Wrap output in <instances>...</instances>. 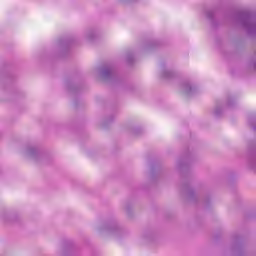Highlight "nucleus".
Returning <instances> with one entry per match:
<instances>
[{
    "label": "nucleus",
    "mask_w": 256,
    "mask_h": 256,
    "mask_svg": "<svg viewBox=\"0 0 256 256\" xmlns=\"http://www.w3.org/2000/svg\"><path fill=\"white\" fill-rule=\"evenodd\" d=\"M113 117H110L108 120H106L104 123H103V127H107V125H109V123H113Z\"/></svg>",
    "instance_id": "obj_12"
},
{
    "label": "nucleus",
    "mask_w": 256,
    "mask_h": 256,
    "mask_svg": "<svg viewBox=\"0 0 256 256\" xmlns=\"http://www.w3.org/2000/svg\"><path fill=\"white\" fill-rule=\"evenodd\" d=\"M185 166H186L185 162L181 160L177 162V169H183V167Z\"/></svg>",
    "instance_id": "obj_11"
},
{
    "label": "nucleus",
    "mask_w": 256,
    "mask_h": 256,
    "mask_svg": "<svg viewBox=\"0 0 256 256\" xmlns=\"http://www.w3.org/2000/svg\"><path fill=\"white\" fill-rule=\"evenodd\" d=\"M214 115L216 117H219V115H221V109L219 108V106H216L215 109H214Z\"/></svg>",
    "instance_id": "obj_10"
},
{
    "label": "nucleus",
    "mask_w": 256,
    "mask_h": 256,
    "mask_svg": "<svg viewBox=\"0 0 256 256\" xmlns=\"http://www.w3.org/2000/svg\"><path fill=\"white\" fill-rule=\"evenodd\" d=\"M126 211L127 213H131V208H129V206H126Z\"/></svg>",
    "instance_id": "obj_14"
},
{
    "label": "nucleus",
    "mask_w": 256,
    "mask_h": 256,
    "mask_svg": "<svg viewBox=\"0 0 256 256\" xmlns=\"http://www.w3.org/2000/svg\"><path fill=\"white\" fill-rule=\"evenodd\" d=\"M181 197L186 203L193 201V186L191 182H184L180 190Z\"/></svg>",
    "instance_id": "obj_2"
},
{
    "label": "nucleus",
    "mask_w": 256,
    "mask_h": 256,
    "mask_svg": "<svg viewBox=\"0 0 256 256\" xmlns=\"http://www.w3.org/2000/svg\"><path fill=\"white\" fill-rule=\"evenodd\" d=\"M248 163H249V167L251 169H254V171H256V152L252 153Z\"/></svg>",
    "instance_id": "obj_8"
},
{
    "label": "nucleus",
    "mask_w": 256,
    "mask_h": 256,
    "mask_svg": "<svg viewBox=\"0 0 256 256\" xmlns=\"http://www.w3.org/2000/svg\"><path fill=\"white\" fill-rule=\"evenodd\" d=\"M73 251H75V244H73V241L68 240L63 243L60 255H73Z\"/></svg>",
    "instance_id": "obj_6"
},
{
    "label": "nucleus",
    "mask_w": 256,
    "mask_h": 256,
    "mask_svg": "<svg viewBox=\"0 0 256 256\" xmlns=\"http://www.w3.org/2000/svg\"><path fill=\"white\" fill-rule=\"evenodd\" d=\"M26 155L30 157V159H33V161H36V163H38V161L43 158V154L39 152V149L33 146H29L27 148Z\"/></svg>",
    "instance_id": "obj_5"
},
{
    "label": "nucleus",
    "mask_w": 256,
    "mask_h": 256,
    "mask_svg": "<svg viewBox=\"0 0 256 256\" xmlns=\"http://www.w3.org/2000/svg\"><path fill=\"white\" fill-rule=\"evenodd\" d=\"M103 230L107 231L108 233H115L119 231V227L117 226V223L112 222L110 224L105 225Z\"/></svg>",
    "instance_id": "obj_7"
},
{
    "label": "nucleus",
    "mask_w": 256,
    "mask_h": 256,
    "mask_svg": "<svg viewBox=\"0 0 256 256\" xmlns=\"http://www.w3.org/2000/svg\"><path fill=\"white\" fill-rule=\"evenodd\" d=\"M131 133H132V135H141V133H143V129H141V128H134V129H132L131 130Z\"/></svg>",
    "instance_id": "obj_9"
},
{
    "label": "nucleus",
    "mask_w": 256,
    "mask_h": 256,
    "mask_svg": "<svg viewBox=\"0 0 256 256\" xmlns=\"http://www.w3.org/2000/svg\"><path fill=\"white\" fill-rule=\"evenodd\" d=\"M180 91L183 95H191L193 91V84H191V79L184 78L180 83Z\"/></svg>",
    "instance_id": "obj_4"
},
{
    "label": "nucleus",
    "mask_w": 256,
    "mask_h": 256,
    "mask_svg": "<svg viewBox=\"0 0 256 256\" xmlns=\"http://www.w3.org/2000/svg\"><path fill=\"white\" fill-rule=\"evenodd\" d=\"M159 77L164 81H169L171 79H175V77H177V73L173 70H169L167 66L163 65L159 68Z\"/></svg>",
    "instance_id": "obj_3"
},
{
    "label": "nucleus",
    "mask_w": 256,
    "mask_h": 256,
    "mask_svg": "<svg viewBox=\"0 0 256 256\" xmlns=\"http://www.w3.org/2000/svg\"><path fill=\"white\" fill-rule=\"evenodd\" d=\"M99 76L103 81H117V71L111 69L109 66H102L99 69Z\"/></svg>",
    "instance_id": "obj_1"
},
{
    "label": "nucleus",
    "mask_w": 256,
    "mask_h": 256,
    "mask_svg": "<svg viewBox=\"0 0 256 256\" xmlns=\"http://www.w3.org/2000/svg\"><path fill=\"white\" fill-rule=\"evenodd\" d=\"M73 90H77V87L68 86V91H73Z\"/></svg>",
    "instance_id": "obj_13"
}]
</instances>
